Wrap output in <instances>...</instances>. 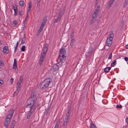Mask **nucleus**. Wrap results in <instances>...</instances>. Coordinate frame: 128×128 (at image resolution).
<instances>
[{"instance_id": "nucleus-1", "label": "nucleus", "mask_w": 128, "mask_h": 128, "mask_svg": "<svg viewBox=\"0 0 128 128\" xmlns=\"http://www.w3.org/2000/svg\"><path fill=\"white\" fill-rule=\"evenodd\" d=\"M36 94L35 92H32L31 94L30 98L27 101V106L25 108L26 110L30 106V112H33L34 111L36 108L39 106L37 102L36 98Z\"/></svg>"}, {"instance_id": "nucleus-2", "label": "nucleus", "mask_w": 128, "mask_h": 128, "mask_svg": "<svg viewBox=\"0 0 128 128\" xmlns=\"http://www.w3.org/2000/svg\"><path fill=\"white\" fill-rule=\"evenodd\" d=\"M66 50L64 48H62L59 52V55L58 58L60 60L59 62L60 63H64L66 60Z\"/></svg>"}, {"instance_id": "nucleus-3", "label": "nucleus", "mask_w": 128, "mask_h": 128, "mask_svg": "<svg viewBox=\"0 0 128 128\" xmlns=\"http://www.w3.org/2000/svg\"><path fill=\"white\" fill-rule=\"evenodd\" d=\"M52 82V80L51 78H49L46 79L40 84V88L43 89L48 88L49 86Z\"/></svg>"}, {"instance_id": "nucleus-4", "label": "nucleus", "mask_w": 128, "mask_h": 128, "mask_svg": "<svg viewBox=\"0 0 128 128\" xmlns=\"http://www.w3.org/2000/svg\"><path fill=\"white\" fill-rule=\"evenodd\" d=\"M114 36L112 32H110L109 35H108L106 42V45L109 46H110L112 43L113 38Z\"/></svg>"}, {"instance_id": "nucleus-5", "label": "nucleus", "mask_w": 128, "mask_h": 128, "mask_svg": "<svg viewBox=\"0 0 128 128\" xmlns=\"http://www.w3.org/2000/svg\"><path fill=\"white\" fill-rule=\"evenodd\" d=\"M98 15V11L96 10L95 11H94L92 16V18L90 20V23L91 24H93L95 22Z\"/></svg>"}, {"instance_id": "nucleus-6", "label": "nucleus", "mask_w": 128, "mask_h": 128, "mask_svg": "<svg viewBox=\"0 0 128 128\" xmlns=\"http://www.w3.org/2000/svg\"><path fill=\"white\" fill-rule=\"evenodd\" d=\"M47 16H46L44 18L43 20V21L42 22L41 26H40V28L38 30V32H40L42 31V28L44 27V26L46 23L47 20Z\"/></svg>"}, {"instance_id": "nucleus-7", "label": "nucleus", "mask_w": 128, "mask_h": 128, "mask_svg": "<svg viewBox=\"0 0 128 128\" xmlns=\"http://www.w3.org/2000/svg\"><path fill=\"white\" fill-rule=\"evenodd\" d=\"M46 54L44 52H43L41 54L39 60V64L40 66L42 64V63L44 60L46 56Z\"/></svg>"}, {"instance_id": "nucleus-8", "label": "nucleus", "mask_w": 128, "mask_h": 128, "mask_svg": "<svg viewBox=\"0 0 128 128\" xmlns=\"http://www.w3.org/2000/svg\"><path fill=\"white\" fill-rule=\"evenodd\" d=\"M58 63L54 64L52 67L51 70L53 72H55L59 68V66L58 64Z\"/></svg>"}, {"instance_id": "nucleus-9", "label": "nucleus", "mask_w": 128, "mask_h": 128, "mask_svg": "<svg viewBox=\"0 0 128 128\" xmlns=\"http://www.w3.org/2000/svg\"><path fill=\"white\" fill-rule=\"evenodd\" d=\"M13 68L16 70V73L18 72V68L17 66V64L16 61V59H14V63L13 64Z\"/></svg>"}, {"instance_id": "nucleus-10", "label": "nucleus", "mask_w": 128, "mask_h": 128, "mask_svg": "<svg viewBox=\"0 0 128 128\" xmlns=\"http://www.w3.org/2000/svg\"><path fill=\"white\" fill-rule=\"evenodd\" d=\"M21 84L19 83H17L16 86L17 89L16 91L14 92V94H17L18 93L20 88Z\"/></svg>"}, {"instance_id": "nucleus-11", "label": "nucleus", "mask_w": 128, "mask_h": 128, "mask_svg": "<svg viewBox=\"0 0 128 128\" xmlns=\"http://www.w3.org/2000/svg\"><path fill=\"white\" fill-rule=\"evenodd\" d=\"M10 120L6 118L5 122L4 123V126L6 127L7 128L9 126Z\"/></svg>"}, {"instance_id": "nucleus-12", "label": "nucleus", "mask_w": 128, "mask_h": 128, "mask_svg": "<svg viewBox=\"0 0 128 128\" xmlns=\"http://www.w3.org/2000/svg\"><path fill=\"white\" fill-rule=\"evenodd\" d=\"M3 52L4 53L8 54L9 52V49L7 46H4L3 49Z\"/></svg>"}, {"instance_id": "nucleus-13", "label": "nucleus", "mask_w": 128, "mask_h": 128, "mask_svg": "<svg viewBox=\"0 0 128 128\" xmlns=\"http://www.w3.org/2000/svg\"><path fill=\"white\" fill-rule=\"evenodd\" d=\"M68 121V120L65 119L62 126L64 128H66L67 126V124Z\"/></svg>"}, {"instance_id": "nucleus-14", "label": "nucleus", "mask_w": 128, "mask_h": 128, "mask_svg": "<svg viewBox=\"0 0 128 128\" xmlns=\"http://www.w3.org/2000/svg\"><path fill=\"white\" fill-rule=\"evenodd\" d=\"M64 12V10H61L59 13V14L58 15V16H60L61 18V17L63 14Z\"/></svg>"}, {"instance_id": "nucleus-15", "label": "nucleus", "mask_w": 128, "mask_h": 128, "mask_svg": "<svg viewBox=\"0 0 128 128\" xmlns=\"http://www.w3.org/2000/svg\"><path fill=\"white\" fill-rule=\"evenodd\" d=\"M48 48L46 46H44L43 49V52L44 53H46L48 50Z\"/></svg>"}, {"instance_id": "nucleus-16", "label": "nucleus", "mask_w": 128, "mask_h": 128, "mask_svg": "<svg viewBox=\"0 0 128 128\" xmlns=\"http://www.w3.org/2000/svg\"><path fill=\"white\" fill-rule=\"evenodd\" d=\"M61 19V17L60 16H58L57 18L55 19L54 20V23L58 22Z\"/></svg>"}, {"instance_id": "nucleus-17", "label": "nucleus", "mask_w": 128, "mask_h": 128, "mask_svg": "<svg viewBox=\"0 0 128 128\" xmlns=\"http://www.w3.org/2000/svg\"><path fill=\"white\" fill-rule=\"evenodd\" d=\"M111 67H106L104 69V71L105 72H108L110 69Z\"/></svg>"}, {"instance_id": "nucleus-18", "label": "nucleus", "mask_w": 128, "mask_h": 128, "mask_svg": "<svg viewBox=\"0 0 128 128\" xmlns=\"http://www.w3.org/2000/svg\"><path fill=\"white\" fill-rule=\"evenodd\" d=\"M13 115V114L12 113H11V114H8L7 116V117L6 118H7L10 119V120L11 118H12V116Z\"/></svg>"}, {"instance_id": "nucleus-19", "label": "nucleus", "mask_w": 128, "mask_h": 128, "mask_svg": "<svg viewBox=\"0 0 128 128\" xmlns=\"http://www.w3.org/2000/svg\"><path fill=\"white\" fill-rule=\"evenodd\" d=\"M128 0H125V1L123 4V7L125 8L128 4Z\"/></svg>"}, {"instance_id": "nucleus-20", "label": "nucleus", "mask_w": 128, "mask_h": 128, "mask_svg": "<svg viewBox=\"0 0 128 128\" xmlns=\"http://www.w3.org/2000/svg\"><path fill=\"white\" fill-rule=\"evenodd\" d=\"M70 114V112H67L66 116L65 119H67L68 120Z\"/></svg>"}, {"instance_id": "nucleus-21", "label": "nucleus", "mask_w": 128, "mask_h": 128, "mask_svg": "<svg viewBox=\"0 0 128 128\" xmlns=\"http://www.w3.org/2000/svg\"><path fill=\"white\" fill-rule=\"evenodd\" d=\"M15 121L13 120L12 121L11 124V128H14V127L15 126Z\"/></svg>"}, {"instance_id": "nucleus-22", "label": "nucleus", "mask_w": 128, "mask_h": 128, "mask_svg": "<svg viewBox=\"0 0 128 128\" xmlns=\"http://www.w3.org/2000/svg\"><path fill=\"white\" fill-rule=\"evenodd\" d=\"M23 78L22 77L20 76L19 80L18 81L17 83H19L21 84L22 82Z\"/></svg>"}, {"instance_id": "nucleus-23", "label": "nucleus", "mask_w": 128, "mask_h": 128, "mask_svg": "<svg viewBox=\"0 0 128 128\" xmlns=\"http://www.w3.org/2000/svg\"><path fill=\"white\" fill-rule=\"evenodd\" d=\"M26 40V38L24 36V37L22 39L21 43L22 44H24Z\"/></svg>"}, {"instance_id": "nucleus-24", "label": "nucleus", "mask_w": 128, "mask_h": 128, "mask_svg": "<svg viewBox=\"0 0 128 128\" xmlns=\"http://www.w3.org/2000/svg\"><path fill=\"white\" fill-rule=\"evenodd\" d=\"M59 124L60 122L59 121L57 122L54 128H58Z\"/></svg>"}, {"instance_id": "nucleus-25", "label": "nucleus", "mask_w": 128, "mask_h": 128, "mask_svg": "<svg viewBox=\"0 0 128 128\" xmlns=\"http://www.w3.org/2000/svg\"><path fill=\"white\" fill-rule=\"evenodd\" d=\"M90 128H96V127L95 126L94 124L93 123H91L90 125Z\"/></svg>"}, {"instance_id": "nucleus-26", "label": "nucleus", "mask_w": 128, "mask_h": 128, "mask_svg": "<svg viewBox=\"0 0 128 128\" xmlns=\"http://www.w3.org/2000/svg\"><path fill=\"white\" fill-rule=\"evenodd\" d=\"M24 3L23 1H20L19 2V4L22 6H23L24 5Z\"/></svg>"}, {"instance_id": "nucleus-27", "label": "nucleus", "mask_w": 128, "mask_h": 128, "mask_svg": "<svg viewBox=\"0 0 128 128\" xmlns=\"http://www.w3.org/2000/svg\"><path fill=\"white\" fill-rule=\"evenodd\" d=\"M32 114V112H28V115L27 116V118L28 119L30 117V116Z\"/></svg>"}, {"instance_id": "nucleus-28", "label": "nucleus", "mask_w": 128, "mask_h": 128, "mask_svg": "<svg viewBox=\"0 0 128 128\" xmlns=\"http://www.w3.org/2000/svg\"><path fill=\"white\" fill-rule=\"evenodd\" d=\"M31 5L29 3V6L28 7V11H29L31 9Z\"/></svg>"}, {"instance_id": "nucleus-29", "label": "nucleus", "mask_w": 128, "mask_h": 128, "mask_svg": "<svg viewBox=\"0 0 128 128\" xmlns=\"http://www.w3.org/2000/svg\"><path fill=\"white\" fill-rule=\"evenodd\" d=\"M116 60H114L111 64V66H114L116 64Z\"/></svg>"}, {"instance_id": "nucleus-30", "label": "nucleus", "mask_w": 128, "mask_h": 128, "mask_svg": "<svg viewBox=\"0 0 128 128\" xmlns=\"http://www.w3.org/2000/svg\"><path fill=\"white\" fill-rule=\"evenodd\" d=\"M13 7L14 10H17V7L16 5H14L13 6Z\"/></svg>"}, {"instance_id": "nucleus-31", "label": "nucleus", "mask_w": 128, "mask_h": 128, "mask_svg": "<svg viewBox=\"0 0 128 128\" xmlns=\"http://www.w3.org/2000/svg\"><path fill=\"white\" fill-rule=\"evenodd\" d=\"M114 1H112V0H111L110 2L108 5L110 7L111 5L113 4L114 3Z\"/></svg>"}, {"instance_id": "nucleus-32", "label": "nucleus", "mask_w": 128, "mask_h": 128, "mask_svg": "<svg viewBox=\"0 0 128 128\" xmlns=\"http://www.w3.org/2000/svg\"><path fill=\"white\" fill-rule=\"evenodd\" d=\"M25 47L26 46H23L22 47L21 50L22 51L24 52L25 51Z\"/></svg>"}, {"instance_id": "nucleus-33", "label": "nucleus", "mask_w": 128, "mask_h": 128, "mask_svg": "<svg viewBox=\"0 0 128 128\" xmlns=\"http://www.w3.org/2000/svg\"><path fill=\"white\" fill-rule=\"evenodd\" d=\"M122 107V106L120 104H117L116 106V107L118 108H121Z\"/></svg>"}, {"instance_id": "nucleus-34", "label": "nucleus", "mask_w": 128, "mask_h": 128, "mask_svg": "<svg viewBox=\"0 0 128 128\" xmlns=\"http://www.w3.org/2000/svg\"><path fill=\"white\" fill-rule=\"evenodd\" d=\"M17 22L16 20L12 22V24L14 26H16L17 24Z\"/></svg>"}, {"instance_id": "nucleus-35", "label": "nucleus", "mask_w": 128, "mask_h": 128, "mask_svg": "<svg viewBox=\"0 0 128 128\" xmlns=\"http://www.w3.org/2000/svg\"><path fill=\"white\" fill-rule=\"evenodd\" d=\"M100 5H98V6L97 7V8H96V9L95 10V11L96 10H97L98 11V10H100Z\"/></svg>"}, {"instance_id": "nucleus-36", "label": "nucleus", "mask_w": 128, "mask_h": 128, "mask_svg": "<svg viewBox=\"0 0 128 128\" xmlns=\"http://www.w3.org/2000/svg\"><path fill=\"white\" fill-rule=\"evenodd\" d=\"M14 16H16L18 14V11L17 10H14Z\"/></svg>"}, {"instance_id": "nucleus-37", "label": "nucleus", "mask_w": 128, "mask_h": 128, "mask_svg": "<svg viewBox=\"0 0 128 128\" xmlns=\"http://www.w3.org/2000/svg\"><path fill=\"white\" fill-rule=\"evenodd\" d=\"M71 106H70L68 108V112H69L70 111V110L71 109Z\"/></svg>"}, {"instance_id": "nucleus-38", "label": "nucleus", "mask_w": 128, "mask_h": 128, "mask_svg": "<svg viewBox=\"0 0 128 128\" xmlns=\"http://www.w3.org/2000/svg\"><path fill=\"white\" fill-rule=\"evenodd\" d=\"M28 14H27L26 17V18L25 20V21L24 22V24L26 22V21L28 19Z\"/></svg>"}, {"instance_id": "nucleus-39", "label": "nucleus", "mask_w": 128, "mask_h": 128, "mask_svg": "<svg viewBox=\"0 0 128 128\" xmlns=\"http://www.w3.org/2000/svg\"><path fill=\"white\" fill-rule=\"evenodd\" d=\"M112 56V53H111L108 57V59H110L111 58Z\"/></svg>"}, {"instance_id": "nucleus-40", "label": "nucleus", "mask_w": 128, "mask_h": 128, "mask_svg": "<svg viewBox=\"0 0 128 128\" xmlns=\"http://www.w3.org/2000/svg\"><path fill=\"white\" fill-rule=\"evenodd\" d=\"M23 14V12L22 11H20L19 12V15L20 16Z\"/></svg>"}, {"instance_id": "nucleus-41", "label": "nucleus", "mask_w": 128, "mask_h": 128, "mask_svg": "<svg viewBox=\"0 0 128 128\" xmlns=\"http://www.w3.org/2000/svg\"><path fill=\"white\" fill-rule=\"evenodd\" d=\"M74 37V34L73 33H72V34L70 35V39L74 38H73Z\"/></svg>"}, {"instance_id": "nucleus-42", "label": "nucleus", "mask_w": 128, "mask_h": 128, "mask_svg": "<svg viewBox=\"0 0 128 128\" xmlns=\"http://www.w3.org/2000/svg\"><path fill=\"white\" fill-rule=\"evenodd\" d=\"M95 4H96L98 5V3L99 1L98 0H95L94 1Z\"/></svg>"}, {"instance_id": "nucleus-43", "label": "nucleus", "mask_w": 128, "mask_h": 128, "mask_svg": "<svg viewBox=\"0 0 128 128\" xmlns=\"http://www.w3.org/2000/svg\"><path fill=\"white\" fill-rule=\"evenodd\" d=\"M14 80L12 78H11L10 80V82L11 84H12Z\"/></svg>"}, {"instance_id": "nucleus-44", "label": "nucleus", "mask_w": 128, "mask_h": 128, "mask_svg": "<svg viewBox=\"0 0 128 128\" xmlns=\"http://www.w3.org/2000/svg\"><path fill=\"white\" fill-rule=\"evenodd\" d=\"M71 41L70 42H72L73 43L74 41V38H72L71 39Z\"/></svg>"}, {"instance_id": "nucleus-45", "label": "nucleus", "mask_w": 128, "mask_h": 128, "mask_svg": "<svg viewBox=\"0 0 128 128\" xmlns=\"http://www.w3.org/2000/svg\"><path fill=\"white\" fill-rule=\"evenodd\" d=\"M3 83V81L1 80H0V85H2Z\"/></svg>"}, {"instance_id": "nucleus-46", "label": "nucleus", "mask_w": 128, "mask_h": 128, "mask_svg": "<svg viewBox=\"0 0 128 128\" xmlns=\"http://www.w3.org/2000/svg\"><path fill=\"white\" fill-rule=\"evenodd\" d=\"M125 60L126 61H128V58L126 57H124V58Z\"/></svg>"}, {"instance_id": "nucleus-47", "label": "nucleus", "mask_w": 128, "mask_h": 128, "mask_svg": "<svg viewBox=\"0 0 128 128\" xmlns=\"http://www.w3.org/2000/svg\"><path fill=\"white\" fill-rule=\"evenodd\" d=\"M73 45V43L72 42H70V46L71 48H72V47Z\"/></svg>"}, {"instance_id": "nucleus-48", "label": "nucleus", "mask_w": 128, "mask_h": 128, "mask_svg": "<svg viewBox=\"0 0 128 128\" xmlns=\"http://www.w3.org/2000/svg\"><path fill=\"white\" fill-rule=\"evenodd\" d=\"M3 64V62L1 60H0V65H2Z\"/></svg>"}, {"instance_id": "nucleus-49", "label": "nucleus", "mask_w": 128, "mask_h": 128, "mask_svg": "<svg viewBox=\"0 0 128 128\" xmlns=\"http://www.w3.org/2000/svg\"><path fill=\"white\" fill-rule=\"evenodd\" d=\"M17 47H18V46H16L15 47L14 52H16V51L17 48Z\"/></svg>"}, {"instance_id": "nucleus-50", "label": "nucleus", "mask_w": 128, "mask_h": 128, "mask_svg": "<svg viewBox=\"0 0 128 128\" xmlns=\"http://www.w3.org/2000/svg\"><path fill=\"white\" fill-rule=\"evenodd\" d=\"M126 122L128 124V118H126Z\"/></svg>"}, {"instance_id": "nucleus-51", "label": "nucleus", "mask_w": 128, "mask_h": 128, "mask_svg": "<svg viewBox=\"0 0 128 128\" xmlns=\"http://www.w3.org/2000/svg\"><path fill=\"white\" fill-rule=\"evenodd\" d=\"M41 0H37V3L38 4H39L40 2V1Z\"/></svg>"}, {"instance_id": "nucleus-52", "label": "nucleus", "mask_w": 128, "mask_h": 128, "mask_svg": "<svg viewBox=\"0 0 128 128\" xmlns=\"http://www.w3.org/2000/svg\"><path fill=\"white\" fill-rule=\"evenodd\" d=\"M97 25H98L100 23V21L99 20H98L97 21Z\"/></svg>"}, {"instance_id": "nucleus-53", "label": "nucleus", "mask_w": 128, "mask_h": 128, "mask_svg": "<svg viewBox=\"0 0 128 128\" xmlns=\"http://www.w3.org/2000/svg\"><path fill=\"white\" fill-rule=\"evenodd\" d=\"M40 32H38L36 34V35L37 36H38L40 34Z\"/></svg>"}, {"instance_id": "nucleus-54", "label": "nucleus", "mask_w": 128, "mask_h": 128, "mask_svg": "<svg viewBox=\"0 0 128 128\" xmlns=\"http://www.w3.org/2000/svg\"><path fill=\"white\" fill-rule=\"evenodd\" d=\"M126 48L127 49L128 48V44L126 46Z\"/></svg>"}, {"instance_id": "nucleus-55", "label": "nucleus", "mask_w": 128, "mask_h": 128, "mask_svg": "<svg viewBox=\"0 0 128 128\" xmlns=\"http://www.w3.org/2000/svg\"><path fill=\"white\" fill-rule=\"evenodd\" d=\"M10 111L11 112H14V110L13 109H11Z\"/></svg>"}, {"instance_id": "nucleus-56", "label": "nucleus", "mask_w": 128, "mask_h": 128, "mask_svg": "<svg viewBox=\"0 0 128 128\" xmlns=\"http://www.w3.org/2000/svg\"><path fill=\"white\" fill-rule=\"evenodd\" d=\"M18 44H19V42H17L16 43V46H18Z\"/></svg>"}]
</instances>
